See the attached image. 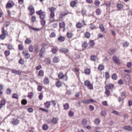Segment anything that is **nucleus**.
<instances>
[{"label":"nucleus","mask_w":132,"mask_h":132,"mask_svg":"<svg viewBox=\"0 0 132 132\" xmlns=\"http://www.w3.org/2000/svg\"><path fill=\"white\" fill-rule=\"evenodd\" d=\"M87 46L88 44L87 42H84L82 45V46L83 47L86 48L87 47Z\"/></svg>","instance_id":"nucleus-45"},{"label":"nucleus","mask_w":132,"mask_h":132,"mask_svg":"<svg viewBox=\"0 0 132 132\" xmlns=\"http://www.w3.org/2000/svg\"><path fill=\"white\" fill-rule=\"evenodd\" d=\"M94 4L95 5L98 6L100 4V2L98 0H96L94 2Z\"/></svg>","instance_id":"nucleus-26"},{"label":"nucleus","mask_w":132,"mask_h":132,"mask_svg":"<svg viewBox=\"0 0 132 132\" xmlns=\"http://www.w3.org/2000/svg\"><path fill=\"white\" fill-rule=\"evenodd\" d=\"M62 84L61 82L60 81H57L56 83V86L58 87H59L61 86Z\"/></svg>","instance_id":"nucleus-37"},{"label":"nucleus","mask_w":132,"mask_h":132,"mask_svg":"<svg viewBox=\"0 0 132 132\" xmlns=\"http://www.w3.org/2000/svg\"><path fill=\"white\" fill-rule=\"evenodd\" d=\"M88 88L89 89H93V84H90L89 85L87 86Z\"/></svg>","instance_id":"nucleus-47"},{"label":"nucleus","mask_w":132,"mask_h":132,"mask_svg":"<svg viewBox=\"0 0 132 132\" xmlns=\"http://www.w3.org/2000/svg\"><path fill=\"white\" fill-rule=\"evenodd\" d=\"M31 42V40L30 38H27L25 41V43L26 44H29Z\"/></svg>","instance_id":"nucleus-16"},{"label":"nucleus","mask_w":132,"mask_h":132,"mask_svg":"<svg viewBox=\"0 0 132 132\" xmlns=\"http://www.w3.org/2000/svg\"><path fill=\"white\" fill-rule=\"evenodd\" d=\"M22 54L24 56L25 58L26 59H29L30 57V55L26 51H23L22 52Z\"/></svg>","instance_id":"nucleus-5"},{"label":"nucleus","mask_w":132,"mask_h":132,"mask_svg":"<svg viewBox=\"0 0 132 132\" xmlns=\"http://www.w3.org/2000/svg\"><path fill=\"white\" fill-rule=\"evenodd\" d=\"M64 109L67 110L69 108V105L67 103H65L64 105Z\"/></svg>","instance_id":"nucleus-41"},{"label":"nucleus","mask_w":132,"mask_h":132,"mask_svg":"<svg viewBox=\"0 0 132 132\" xmlns=\"http://www.w3.org/2000/svg\"><path fill=\"white\" fill-rule=\"evenodd\" d=\"M4 53L6 56H8L10 54V51L8 50L5 51Z\"/></svg>","instance_id":"nucleus-30"},{"label":"nucleus","mask_w":132,"mask_h":132,"mask_svg":"<svg viewBox=\"0 0 132 132\" xmlns=\"http://www.w3.org/2000/svg\"><path fill=\"white\" fill-rule=\"evenodd\" d=\"M40 23L41 25L42 26H44L45 25L46 21L44 19H41L40 21Z\"/></svg>","instance_id":"nucleus-33"},{"label":"nucleus","mask_w":132,"mask_h":132,"mask_svg":"<svg viewBox=\"0 0 132 132\" xmlns=\"http://www.w3.org/2000/svg\"><path fill=\"white\" fill-rule=\"evenodd\" d=\"M12 73H14L15 74H17L19 75H20L21 74V72L19 71H17L16 70H12L11 71Z\"/></svg>","instance_id":"nucleus-11"},{"label":"nucleus","mask_w":132,"mask_h":132,"mask_svg":"<svg viewBox=\"0 0 132 132\" xmlns=\"http://www.w3.org/2000/svg\"><path fill=\"white\" fill-rule=\"evenodd\" d=\"M45 61L46 62L47 64H50V60L48 59H46L45 60Z\"/></svg>","instance_id":"nucleus-64"},{"label":"nucleus","mask_w":132,"mask_h":132,"mask_svg":"<svg viewBox=\"0 0 132 132\" xmlns=\"http://www.w3.org/2000/svg\"><path fill=\"white\" fill-rule=\"evenodd\" d=\"M104 4L106 5L107 7H110L111 5L110 3L108 1L106 2Z\"/></svg>","instance_id":"nucleus-34"},{"label":"nucleus","mask_w":132,"mask_h":132,"mask_svg":"<svg viewBox=\"0 0 132 132\" xmlns=\"http://www.w3.org/2000/svg\"><path fill=\"white\" fill-rule=\"evenodd\" d=\"M102 104L106 106H108V104L107 103V102L106 101H103L102 102Z\"/></svg>","instance_id":"nucleus-61"},{"label":"nucleus","mask_w":132,"mask_h":132,"mask_svg":"<svg viewBox=\"0 0 132 132\" xmlns=\"http://www.w3.org/2000/svg\"><path fill=\"white\" fill-rule=\"evenodd\" d=\"M33 93L32 92H31L29 93L28 95V97L30 98H31L33 97Z\"/></svg>","instance_id":"nucleus-40"},{"label":"nucleus","mask_w":132,"mask_h":132,"mask_svg":"<svg viewBox=\"0 0 132 132\" xmlns=\"http://www.w3.org/2000/svg\"><path fill=\"white\" fill-rule=\"evenodd\" d=\"M112 59L114 62L116 64H119L120 60L118 57L116 55L112 57Z\"/></svg>","instance_id":"nucleus-6"},{"label":"nucleus","mask_w":132,"mask_h":132,"mask_svg":"<svg viewBox=\"0 0 132 132\" xmlns=\"http://www.w3.org/2000/svg\"><path fill=\"white\" fill-rule=\"evenodd\" d=\"M51 51L54 54H55L57 51V50L55 47H53L51 50Z\"/></svg>","instance_id":"nucleus-24"},{"label":"nucleus","mask_w":132,"mask_h":132,"mask_svg":"<svg viewBox=\"0 0 132 132\" xmlns=\"http://www.w3.org/2000/svg\"><path fill=\"white\" fill-rule=\"evenodd\" d=\"M48 126L46 124H44L43 126V128L44 130H46L48 128Z\"/></svg>","instance_id":"nucleus-25"},{"label":"nucleus","mask_w":132,"mask_h":132,"mask_svg":"<svg viewBox=\"0 0 132 132\" xmlns=\"http://www.w3.org/2000/svg\"><path fill=\"white\" fill-rule=\"evenodd\" d=\"M98 69L100 71H101L103 70L104 69V66L102 64H100L98 67Z\"/></svg>","instance_id":"nucleus-18"},{"label":"nucleus","mask_w":132,"mask_h":132,"mask_svg":"<svg viewBox=\"0 0 132 132\" xmlns=\"http://www.w3.org/2000/svg\"><path fill=\"white\" fill-rule=\"evenodd\" d=\"M29 27L31 29H32L33 30L35 31H38L39 30V29L33 27H32L31 26H29Z\"/></svg>","instance_id":"nucleus-57"},{"label":"nucleus","mask_w":132,"mask_h":132,"mask_svg":"<svg viewBox=\"0 0 132 132\" xmlns=\"http://www.w3.org/2000/svg\"><path fill=\"white\" fill-rule=\"evenodd\" d=\"M61 50L62 52L64 53H68V50L65 48H62L61 49Z\"/></svg>","instance_id":"nucleus-39"},{"label":"nucleus","mask_w":132,"mask_h":132,"mask_svg":"<svg viewBox=\"0 0 132 132\" xmlns=\"http://www.w3.org/2000/svg\"><path fill=\"white\" fill-rule=\"evenodd\" d=\"M45 51V47H42L40 50L39 54V56L40 58H42L43 56V54Z\"/></svg>","instance_id":"nucleus-7"},{"label":"nucleus","mask_w":132,"mask_h":132,"mask_svg":"<svg viewBox=\"0 0 132 132\" xmlns=\"http://www.w3.org/2000/svg\"><path fill=\"white\" fill-rule=\"evenodd\" d=\"M89 45L92 47L93 46L95 45V43L94 41L93 40H92L89 41Z\"/></svg>","instance_id":"nucleus-20"},{"label":"nucleus","mask_w":132,"mask_h":132,"mask_svg":"<svg viewBox=\"0 0 132 132\" xmlns=\"http://www.w3.org/2000/svg\"><path fill=\"white\" fill-rule=\"evenodd\" d=\"M2 32L3 34L5 35H7L8 34V32L6 30H4V28H2Z\"/></svg>","instance_id":"nucleus-53"},{"label":"nucleus","mask_w":132,"mask_h":132,"mask_svg":"<svg viewBox=\"0 0 132 132\" xmlns=\"http://www.w3.org/2000/svg\"><path fill=\"white\" fill-rule=\"evenodd\" d=\"M58 120L56 118H54L52 120V122L54 124H55L57 122Z\"/></svg>","instance_id":"nucleus-15"},{"label":"nucleus","mask_w":132,"mask_h":132,"mask_svg":"<svg viewBox=\"0 0 132 132\" xmlns=\"http://www.w3.org/2000/svg\"><path fill=\"white\" fill-rule=\"evenodd\" d=\"M56 36L55 33L54 32H52L50 35V37L51 38L55 37Z\"/></svg>","instance_id":"nucleus-49"},{"label":"nucleus","mask_w":132,"mask_h":132,"mask_svg":"<svg viewBox=\"0 0 132 132\" xmlns=\"http://www.w3.org/2000/svg\"><path fill=\"white\" fill-rule=\"evenodd\" d=\"M0 103L3 106L6 103V101L5 99H2L0 102Z\"/></svg>","instance_id":"nucleus-23"},{"label":"nucleus","mask_w":132,"mask_h":132,"mask_svg":"<svg viewBox=\"0 0 132 132\" xmlns=\"http://www.w3.org/2000/svg\"><path fill=\"white\" fill-rule=\"evenodd\" d=\"M124 80L127 84L129 85L130 81V77L128 75H126L124 77Z\"/></svg>","instance_id":"nucleus-2"},{"label":"nucleus","mask_w":132,"mask_h":132,"mask_svg":"<svg viewBox=\"0 0 132 132\" xmlns=\"http://www.w3.org/2000/svg\"><path fill=\"white\" fill-rule=\"evenodd\" d=\"M14 5L13 2L11 1H9L6 5V7L7 8L10 9L12 8Z\"/></svg>","instance_id":"nucleus-3"},{"label":"nucleus","mask_w":132,"mask_h":132,"mask_svg":"<svg viewBox=\"0 0 132 132\" xmlns=\"http://www.w3.org/2000/svg\"><path fill=\"white\" fill-rule=\"evenodd\" d=\"M12 97L13 98L18 99V95L17 94L14 93L13 94Z\"/></svg>","instance_id":"nucleus-46"},{"label":"nucleus","mask_w":132,"mask_h":132,"mask_svg":"<svg viewBox=\"0 0 132 132\" xmlns=\"http://www.w3.org/2000/svg\"><path fill=\"white\" fill-rule=\"evenodd\" d=\"M44 82L45 84H47L49 82V80L47 78H45L44 80Z\"/></svg>","instance_id":"nucleus-50"},{"label":"nucleus","mask_w":132,"mask_h":132,"mask_svg":"<svg viewBox=\"0 0 132 132\" xmlns=\"http://www.w3.org/2000/svg\"><path fill=\"white\" fill-rule=\"evenodd\" d=\"M116 49L115 48L111 50V51L109 52V54H112L114 52H115L116 51Z\"/></svg>","instance_id":"nucleus-52"},{"label":"nucleus","mask_w":132,"mask_h":132,"mask_svg":"<svg viewBox=\"0 0 132 132\" xmlns=\"http://www.w3.org/2000/svg\"><path fill=\"white\" fill-rule=\"evenodd\" d=\"M65 39V38L64 37L61 36L58 37L57 40L60 42H63L64 41Z\"/></svg>","instance_id":"nucleus-12"},{"label":"nucleus","mask_w":132,"mask_h":132,"mask_svg":"<svg viewBox=\"0 0 132 132\" xmlns=\"http://www.w3.org/2000/svg\"><path fill=\"white\" fill-rule=\"evenodd\" d=\"M6 35L3 34H2L0 36V37L3 40L5 38Z\"/></svg>","instance_id":"nucleus-63"},{"label":"nucleus","mask_w":132,"mask_h":132,"mask_svg":"<svg viewBox=\"0 0 132 132\" xmlns=\"http://www.w3.org/2000/svg\"><path fill=\"white\" fill-rule=\"evenodd\" d=\"M82 26V24L81 23H80L79 22H78L76 25V27L78 28H80Z\"/></svg>","instance_id":"nucleus-17"},{"label":"nucleus","mask_w":132,"mask_h":132,"mask_svg":"<svg viewBox=\"0 0 132 132\" xmlns=\"http://www.w3.org/2000/svg\"><path fill=\"white\" fill-rule=\"evenodd\" d=\"M85 37L87 38H89L90 36V34L89 32H86L85 35Z\"/></svg>","instance_id":"nucleus-36"},{"label":"nucleus","mask_w":132,"mask_h":132,"mask_svg":"<svg viewBox=\"0 0 132 132\" xmlns=\"http://www.w3.org/2000/svg\"><path fill=\"white\" fill-rule=\"evenodd\" d=\"M72 36V33L71 32H68L67 34V36L68 38H71Z\"/></svg>","instance_id":"nucleus-32"},{"label":"nucleus","mask_w":132,"mask_h":132,"mask_svg":"<svg viewBox=\"0 0 132 132\" xmlns=\"http://www.w3.org/2000/svg\"><path fill=\"white\" fill-rule=\"evenodd\" d=\"M31 21L32 22H34L36 21V17L35 16H33L31 18Z\"/></svg>","instance_id":"nucleus-58"},{"label":"nucleus","mask_w":132,"mask_h":132,"mask_svg":"<svg viewBox=\"0 0 132 132\" xmlns=\"http://www.w3.org/2000/svg\"><path fill=\"white\" fill-rule=\"evenodd\" d=\"M90 84V82L88 80L85 81L84 84L85 86H88Z\"/></svg>","instance_id":"nucleus-44"},{"label":"nucleus","mask_w":132,"mask_h":132,"mask_svg":"<svg viewBox=\"0 0 132 132\" xmlns=\"http://www.w3.org/2000/svg\"><path fill=\"white\" fill-rule=\"evenodd\" d=\"M132 65V63L131 62H128L127 64V66L129 68H131Z\"/></svg>","instance_id":"nucleus-55"},{"label":"nucleus","mask_w":132,"mask_h":132,"mask_svg":"<svg viewBox=\"0 0 132 132\" xmlns=\"http://www.w3.org/2000/svg\"><path fill=\"white\" fill-rule=\"evenodd\" d=\"M37 14L40 16V18L41 19H44L45 16V12H43L41 10L36 12Z\"/></svg>","instance_id":"nucleus-1"},{"label":"nucleus","mask_w":132,"mask_h":132,"mask_svg":"<svg viewBox=\"0 0 132 132\" xmlns=\"http://www.w3.org/2000/svg\"><path fill=\"white\" fill-rule=\"evenodd\" d=\"M21 103L23 105H25L27 103V101L26 99H23L22 100Z\"/></svg>","instance_id":"nucleus-38"},{"label":"nucleus","mask_w":132,"mask_h":132,"mask_svg":"<svg viewBox=\"0 0 132 132\" xmlns=\"http://www.w3.org/2000/svg\"><path fill=\"white\" fill-rule=\"evenodd\" d=\"M18 47L19 49L20 50H22L23 49V46L22 44H20L18 45Z\"/></svg>","instance_id":"nucleus-42"},{"label":"nucleus","mask_w":132,"mask_h":132,"mask_svg":"<svg viewBox=\"0 0 132 132\" xmlns=\"http://www.w3.org/2000/svg\"><path fill=\"white\" fill-rule=\"evenodd\" d=\"M90 58L93 61H95L96 59V57L95 55L92 56L90 57Z\"/></svg>","instance_id":"nucleus-54"},{"label":"nucleus","mask_w":132,"mask_h":132,"mask_svg":"<svg viewBox=\"0 0 132 132\" xmlns=\"http://www.w3.org/2000/svg\"><path fill=\"white\" fill-rule=\"evenodd\" d=\"M76 4V3L75 2L73 1L71 3L70 5L71 6L73 7L75 6Z\"/></svg>","instance_id":"nucleus-48"},{"label":"nucleus","mask_w":132,"mask_h":132,"mask_svg":"<svg viewBox=\"0 0 132 132\" xmlns=\"http://www.w3.org/2000/svg\"><path fill=\"white\" fill-rule=\"evenodd\" d=\"M28 49L30 52H32L34 51V47L32 45H31L29 46Z\"/></svg>","instance_id":"nucleus-10"},{"label":"nucleus","mask_w":132,"mask_h":132,"mask_svg":"<svg viewBox=\"0 0 132 132\" xmlns=\"http://www.w3.org/2000/svg\"><path fill=\"white\" fill-rule=\"evenodd\" d=\"M105 93L108 96H109L110 95V92L109 91V90L108 89H105Z\"/></svg>","instance_id":"nucleus-31"},{"label":"nucleus","mask_w":132,"mask_h":132,"mask_svg":"<svg viewBox=\"0 0 132 132\" xmlns=\"http://www.w3.org/2000/svg\"><path fill=\"white\" fill-rule=\"evenodd\" d=\"M117 75L116 74H114L112 76V79L114 80H116L117 78Z\"/></svg>","instance_id":"nucleus-29"},{"label":"nucleus","mask_w":132,"mask_h":132,"mask_svg":"<svg viewBox=\"0 0 132 132\" xmlns=\"http://www.w3.org/2000/svg\"><path fill=\"white\" fill-rule=\"evenodd\" d=\"M44 71L42 70H40L39 71L38 73V75L40 76H42L44 75Z\"/></svg>","instance_id":"nucleus-21"},{"label":"nucleus","mask_w":132,"mask_h":132,"mask_svg":"<svg viewBox=\"0 0 132 132\" xmlns=\"http://www.w3.org/2000/svg\"><path fill=\"white\" fill-rule=\"evenodd\" d=\"M59 25L60 28H64L65 26V24L63 22L60 23Z\"/></svg>","instance_id":"nucleus-19"},{"label":"nucleus","mask_w":132,"mask_h":132,"mask_svg":"<svg viewBox=\"0 0 132 132\" xmlns=\"http://www.w3.org/2000/svg\"><path fill=\"white\" fill-rule=\"evenodd\" d=\"M114 87V85L113 84H109L108 85H106L105 86V89H108L109 90L112 89Z\"/></svg>","instance_id":"nucleus-8"},{"label":"nucleus","mask_w":132,"mask_h":132,"mask_svg":"<svg viewBox=\"0 0 132 132\" xmlns=\"http://www.w3.org/2000/svg\"><path fill=\"white\" fill-rule=\"evenodd\" d=\"M45 106L47 107V108H48L50 105V103L49 102H47L45 103Z\"/></svg>","instance_id":"nucleus-59"},{"label":"nucleus","mask_w":132,"mask_h":132,"mask_svg":"<svg viewBox=\"0 0 132 132\" xmlns=\"http://www.w3.org/2000/svg\"><path fill=\"white\" fill-rule=\"evenodd\" d=\"M101 114L102 116H104L107 113L105 111L102 110L101 111Z\"/></svg>","instance_id":"nucleus-28"},{"label":"nucleus","mask_w":132,"mask_h":132,"mask_svg":"<svg viewBox=\"0 0 132 132\" xmlns=\"http://www.w3.org/2000/svg\"><path fill=\"white\" fill-rule=\"evenodd\" d=\"M96 15H100L101 13V11L100 9L99 8H97L96 10Z\"/></svg>","instance_id":"nucleus-14"},{"label":"nucleus","mask_w":132,"mask_h":132,"mask_svg":"<svg viewBox=\"0 0 132 132\" xmlns=\"http://www.w3.org/2000/svg\"><path fill=\"white\" fill-rule=\"evenodd\" d=\"M30 15H32L35 12L34 9H31V10H30Z\"/></svg>","instance_id":"nucleus-60"},{"label":"nucleus","mask_w":132,"mask_h":132,"mask_svg":"<svg viewBox=\"0 0 132 132\" xmlns=\"http://www.w3.org/2000/svg\"><path fill=\"white\" fill-rule=\"evenodd\" d=\"M59 59L56 56H55L53 58V62L55 63H57L59 62Z\"/></svg>","instance_id":"nucleus-13"},{"label":"nucleus","mask_w":132,"mask_h":132,"mask_svg":"<svg viewBox=\"0 0 132 132\" xmlns=\"http://www.w3.org/2000/svg\"><path fill=\"white\" fill-rule=\"evenodd\" d=\"M7 94H10L11 93V90L10 88L7 89Z\"/></svg>","instance_id":"nucleus-62"},{"label":"nucleus","mask_w":132,"mask_h":132,"mask_svg":"<svg viewBox=\"0 0 132 132\" xmlns=\"http://www.w3.org/2000/svg\"><path fill=\"white\" fill-rule=\"evenodd\" d=\"M90 28L92 30L96 29L95 26L92 24H90Z\"/></svg>","instance_id":"nucleus-35"},{"label":"nucleus","mask_w":132,"mask_h":132,"mask_svg":"<svg viewBox=\"0 0 132 132\" xmlns=\"http://www.w3.org/2000/svg\"><path fill=\"white\" fill-rule=\"evenodd\" d=\"M123 128L124 129L129 131L132 130V127L130 126H125L123 127Z\"/></svg>","instance_id":"nucleus-9"},{"label":"nucleus","mask_w":132,"mask_h":132,"mask_svg":"<svg viewBox=\"0 0 132 132\" xmlns=\"http://www.w3.org/2000/svg\"><path fill=\"white\" fill-rule=\"evenodd\" d=\"M90 73V70L89 69H86L85 71V73L87 75H89Z\"/></svg>","instance_id":"nucleus-27"},{"label":"nucleus","mask_w":132,"mask_h":132,"mask_svg":"<svg viewBox=\"0 0 132 132\" xmlns=\"http://www.w3.org/2000/svg\"><path fill=\"white\" fill-rule=\"evenodd\" d=\"M100 122V120L98 119H96L95 121V123L97 125L99 124Z\"/></svg>","instance_id":"nucleus-51"},{"label":"nucleus","mask_w":132,"mask_h":132,"mask_svg":"<svg viewBox=\"0 0 132 132\" xmlns=\"http://www.w3.org/2000/svg\"><path fill=\"white\" fill-rule=\"evenodd\" d=\"M99 27L102 31H105V28L102 24L100 25Z\"/></svg>","instance_id":"nucleus-43"},{"label":"nucleus","mask_w":132,"mask_h":132,"mask_svg":"<svg viewBox=\"0 0 132 132\" xmlns=\"http://www.w3.org/2000/svg\"><path fill=\"white\" fill-rule=\"evenodd\" d=\"M117 7L118 9H120L123 7V5L121 4H118L117 5Z\"/></svg>","instance_id":"nucleus-56"},{"label":"nucleus","mask_w":132,"mask_h":132,"mask_svg":"<svg viewBox=\"0 0 132 132\" xmlns=\"http://www.w3.org/2000/svg\"><path fill=\"white\" fill-rule=\"evenodd\" d=\"M58 76L59 78L61 79L63 78L64 75L61 72L59 73Z\"/></svg>","instance_id":"nucleus-22"},{"label":"nucleus","mask_w":132,"mask_h":132,"mask_svg":"<svg viewBox=\"0 0 132 132\" xmlns=\"http://www.w3.org/2000/svg\"><path fill=\"white\" fill-rule=\"evenodd\" d=\"M11 122L13 125H18L19 123V121L17 119L12 118Z\"/></svg>","instance_id":"nucleus-4"}]
</instances>
